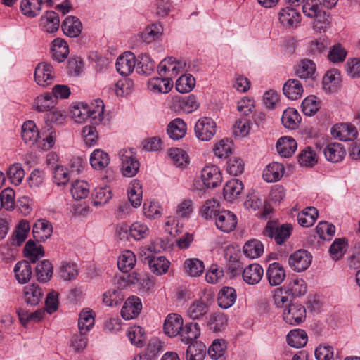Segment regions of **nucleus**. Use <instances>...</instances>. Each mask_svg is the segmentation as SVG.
<instances>
[{
    "instance_id": "obj_15",
    "label": "nucleus",
    "mask_w": 360,
    "mask_h": 360,
    "mask_svg": "<svg viewBox=\"0 0 360 360\" xmlns=\"http://www.w3.org/2000/svg\"><path fill=\"white\" fill-rule=\"evenodd\" d=\"M183 326V319L180 315L170 314L164 322V332L169 337H176L180 335Z\"/></svg>"
},
{
    "instance_id": "obj_48",
    "label": "nucleus",
    "mask_w": 360,
    "mask_h": 360,
    "mask_svg": "<svg viewBox=\"0 0 360 360\" xmlns=\"http://www.w3.org/2000/svg\"><path fill=\"white\" fill-rule=\"evenodd\" d=\"M136 261L135 255L130 250H126L119 257L117 266L121 271L127 273L133 269Z\"/></svg>"
},
{
    "instance_id": "obj_44",
    "label": "nucleus",
    "mask_w": 360,
    "mask_h": 360,
    "mask_svg": "<svg viewBox=\"0 0 360 360\" xmlns=\"http://www.w3.org/2000/svg\"><path fill=\"white\" fill-rule=\"evenodd\" d=\"M155 69V62L146 54H141L136 63V70L139 74L149 75Z\"/></svg>"
},
{
    "instance_id": "obj_60",
    "label": "nucleus",
    "mask_w": 360,
    "mask_h": 360,
    "mask_svg": "<svg viewBox=\"0 0 360 360\" xmlns=\"http://www.w3.org/2000/svg\"><path fill=\"white\" fill-rule=\"evenodd\" d=\"M232 142L228 139H224L215 143L213 152L219 158H226L232 153Z\"/></svg>"
},
{
    "instance_id": "obj_28",
    "label": "nucleus",
    "mask_w": 360,
    "mask_h": 360,
    "mask_svg": "<svg viewBox=\"0 0 360 360\" xmlns=\"http://www.w3.org/2000/svg\"><path fill=\"white\" fill-rule=\"evenodd\" d=\"M167 132L172 139L179 140L186 134V124L182 119L176 118L169 123Z\"/></svg>"
},
{
    "instance_id": "obj_50",
    "label": "nucleus",
    "mask_w": 360,
    "mask_h": 360,
    "mask_svg": "<svg viewBox=\"0 0 360 360\" xmlns=\"http://www.w3.org/2000/svg\"><path fill=\"white\" fill-rule=\"evenodd\" d=\"M110 162V158L105 152L96 149L90 156V163L96 169H103Z\"/></svg>"
},
{
    "instance_id": "obj_9",
    "label": "nucleus",
    "mask_w": 360,
    "mask_h": 360,
    "mask_svg": "<svg viewBox=\"0 0 360 360\" xmlns=\"http://www.w3.org/2000/svg\"><path fill=\"white\" fill-rule=\"evenodd\" d=\"M203 185L207 188H214L222 181V174L216 165L205 166L201 171Z\"/></svg>"
},
{
    "instance_id": "obj_39",
    "label": "nucleus",
    "mask_w": 360,
    "mask_h": 360,
    "mask_svg": "<svg viewBox=\"0 0 360 360\" xmlns=\"http://www.w3.org/2000/svg\"><path fill=\"white\" fill-rule=\"evenodd\" d=\"M24 255L30 259V262L35 263L39 258L44 256V248L41 245L37 246L33 240H29L24 247Z\"/></svg>"
},
{
    "instance_id": "obj_52",
    "label": "nucleus",
    "mask_w": 360,
    "mask_h": 360,
    "mask_svg": "<svg viewBox=\"0 0 360 360\" xmlns=\"http://www.w3.org/2000/svg\"><path fill=\"white\" fill-rule=\"evenodd\" d=\"M206 347L195 342L190 344L186 352V360H203L205 356Z\"/></svg>"
},
{
    "instance_id": "obj_59",
    "label": "nucleus",
    "mask_w": 360,
    "mask_h": 360,
    "mask_svg": "<svg viewBox=\"0 0 360 360\" xmlns=\"http://www.w3.org/2000/svg\"><path fill=\"white\" fill-rule=\"evenodd\" d=\"M60 276L64 281H71L77 278L78 275V268L76 264L72 262H64L62 263L59 269Z\"/></svg>"
},
{
    "instance_id": "obj_2",
    "label": "nucleus",
    "mask_w": 360,
    "mask_h": 360,
    "mask_svg": "<svg viewBox=\"0 0 360 360\" xmlns=\"http://www.w3.org/2000/svg\"><path fill=\"white\" fill-rule=\"evenodd\" d=\"M305 16L314 18V28L316 31L324 32L330 25V15L323 10V6L317 0H307L302 6Z\"/></svg>"
},
{
    "instance_id": "obj_10",
    "label": "nucleus",
    "mask_w": 360,
    "mask_h": 360,
    "mask_svg": "<svg viewBox=\"0 0 360 360\" xmlns=\"http://www.w3.org/2000/svg\"><path fill=\"white\" fill-rule=\"evenodd\" d=\"M283 319L287 323L297 325L302 323L306 318V309L304 306L298 303L288 305L283 311Z\"/></svg>"
},
{
    "instance_id": "obj_64",
    "label": "nucleus",
    "mask_w": 360,
    "mask_h": 360,
    "mask_svg": "<svg viewBox=\"0 0 360 360\" xmlns=\"http://www.w3.org/2000/svg\"><path fill=\"white\" fill-rule=\"evenodd\" d=\"M302 110L305 115L312 116L319 109V103L315 96H309L303 100L301 104Z\"/></svg>"
},
{
    "instance_id": "obj_14",
    "label": "nucleus",
    "mask_w": 360,
    "mask_h": 360,
    "mask_svg": "<svg viewBox=\"0 0 360 360\" xmlns=\"http://www.w3.org/2000/svg\"><path fill=\"white\" fill-rule=\"evenodd\" d=\"M53 233L51 224L46 219H39L33 225L32 234L37 242H44Z\"/></svg>"
},
{
    "instance_id": "obj_58",
    "label": "nucleus",
    "mask_w": 360,
    "mask_h": 360,
    "mask_svg": "<svg viewBox=\"0 0 360 360\" xmlns=\"http://www.w3.org/2000/svg\"><path fill=\"white\" fill-rule=\"evenodd\" d=\"M226 349V342L223 339H216L208 349V354L212 359L217 360L222 357Z\"/></svg>"
},
{
    "instance_id": "obj_53",
    "label": "nucleus",
    "mask_w": 360,
    "mask_h": 360,
    "mask_svg": "<svg viewBox=\"0 0 360 360\" xmlns=\"http://www.w3.org/2000/svg\"><path fill=\"white\" fill-rule=\"evenodd\" d=\"M184 266L186 272L193 277L199 276L205 269L202 261L196 258L186 259Z\"/></svg>"
},
{
    "instance_id": "obj_13",
    "label": "nucleus",
    "mask_w": 360,
    "mask_h": 360,
    "mask_svg": "<svg viewBox=\"0 0 360 360\" xmlns=\"http://www.w3.org/2000/svg\"><path fill=\"white\" fill-rule=\"evenodd\" d=\"M53 66L48 63L41 62L38 63L34 70V79L36 82L42 86H46L51 83L53 76L52 72Z\"/></svg>"
},
{
    "instance_id": "obj_62",
    "label": "nucleus",
    "mask_w": 360,
    "mask_h": 360,
    "mask_svg": "<svg viewBox=\"0 0 360 360\" xmlns=\"http://www.w3.org/2000/svg\"><path fill=\"white\" fill-rule=\"evenodd\" d=\"M339 82L340 76L337 71H328L323 78V88L326 91L332 92L335 89Z\"/></svg>"
},
{
    "instance_id": "obj_49",
    "label": "nucleus",
    "mask_w": 360,
    "mask_h": 360,
    "mask_svg": "<svg viewBox=\"0 0 360 360\" xmlns=\"http://www.w3.org/2000/svg\"><path fill=\"white\" fill-rule=\"evenodd\" d=\"M128 198L134 207H138L141 204L142 189L138 180H133L131 186L128 189Z\"/></svg>"
},
{
    "instance_id": "obj_51",
    "label": "nucleus",
    "mask_w": 360,
    "mask_h": 360,
    "mask_svg": "<svg viewBox=\"0 0 360 360\" xmlns=\"http://www.w3.org/2000/svg\"><path fill=\"white\" fill-rule=\"evenodd\" d=\"M20 323L23 326H26L28 321H33L34 322L40 321L44 316V311L39 309L34 312H29L28 310L20 307L17 311Z\"/></svg>"
},
{
    "instance_id": "obj_1",
    "label": "nucleus",
    "mask_w": 360,
    "mask_h": 360,
    "mask_svg": "<svg viewBox=\"0 0 360 360\" xmlns=\"http://www.w3.org/2000/svg\"><path fill=\"white\" fill-rule=\"evenodd\" d=\"M96 106L90 108L83 103L75 106L72 110V117L77 123L89 120L91 124H99L103 119L104 104L102 100L95 101Z\"/></svg>"
},
{
    "instance_id": "obj_34",
    "label": "nucleus",
    "mask_w": 360,
    "mask_h": 360,
    "mask_svg": "<svg viewBox=\"0 0 360 360\" xmlns=\"http://www.w3.org/2000/svg\"><path fill=\"white\" fill-rule=\"evenodd\" d=\"M281 121L285 128L295 129L301 122V116L293 108H288L284 110Z\"/></svg>"
},
{
    "instance_id": "obj_43",
    "label": "nucleus",
    "mask_w": 360,
    "mask_h": 360,
    "mask_svg": "<svg viewBox=\"0 0 360 360\" xmlns=\"http://www.w3.org/2000/svg\"><path fill=\"white\" fill-rule=\"evenodd\" d=\"M30 229L29 222L27 220H21L12 235V245L20 246L25 240Z\"/></svg>"
},
{
    "instance_id": "obj_20",
    "label": "nucleus",
    "mask_w": 360,
    "mask_h": 360,
    "mask_svg": "<svg viewBox=\"0 0 360 360\" xmlns=\"http://www.w3.org/2000/svg\"><path fill=\"white\" fill-rule=\"evenodd\" d=\"M186 66V63L176 60L174 57H167L162 60L158 65V72L162 77V72H171L170 76H175L179 72L180 69Z\"/></svg>"
},
{
    "instance_id": "obj_36",
    "label": "nucleus",
    "mask_w": 360,
    "mask_h": 360,
    "mask_svg": "<svg viewBox=\"0 0 360 360\" xmlns=\"http://www.w3.org/2000/svg\"><path fill=\"white\" fill-rule=\"evenodd\" d=\"M318 215L316 208L307 207L297 214L298 224L302 227H310L315 223Z\"/></svg>"
},
{
    "instance_id": "obj_46",
    "label": "nucleus",
    "mask_w": 360,
    "mask_h": 360,
    "mask_svg": "<svg viewBox=\"0 0 360 360\" xmlns=\"http://www.w3.org/2000/svg\"><path fill=\"white\" fill-rule=\"evenodd\" d=\"M42 4V0H22L20 8L25 15L34 18L39 14Z\"/></svg>"
},
{
    "instance_id": "obj_24",
    "label": "nucleus",
    "mask_w": 360,
    "mask_h": 360,
    "mask_svg": "<svg viewBox=\"0 0 360 360\" xmlns=\"http://www.w3.org/2000/svg\"><path fill=\"white\" fill-rule=\"evenodd\" d=\"M283 94L290 100H297L302 96L304 89L301 82L296 79H288L283 85Z\"/></svg>"
},
{
    "instance_id": "obj_42",
    "label": "nucleus",
    "mask_w": 360,
    "mask_h": 360,
    "mask_svg": "<svg viewBox=\"0 0 360 360\" xmlns=\"http://www.w3.org/2000/svg\"><path fill=\"white\" fill-rule=\"evenodd\" d=\"M221 211L218 200L212 199L205 201L200 210V213L204 219H215Z\"/></svg>"
},
{
    "instance_id": "obj_27",
    "label": "nucleus",
    "mask_w": 360,
    "mask_h": 360,
    "mask_svg": "<svg viewBox=\"0 0 360 360\" xmlns=\"http://www.w3.org/2000/svg\"><path fill=\"white\" fill-rule=\"evenodd\" d=\"M296 75L304 79H314L316 77V65L309 59L301 60L295 70Z\"/></svg>"
},
{
    "instance_id": "obj_4",
    "label": "nucleus",
    "mask_w": 360,
    "mask_h": 360,
    "mask_svg": "<svg viewBox=\"0 0 360 360\" xmlns=\"http://www.w3.org/2000/svg\"><path fill=\"white\" fill-rule=\"evenodd\" d=\"M194 131L199 140L208 141L216 134L217 124L212 118L203 117L196 122Z\"/></svg>"
},
{
    "instance_id": "obj_31",
    "label": "nucleus",
    "mask_w": 360,
    "mask_h": 360,
    "mask_svg": "<svg viewBox=\"0 0 360 360\" xmlns=\"http://www.w3.org/2000/svg\"><path fill=\"white\" fill-rule=\"evenodd\" d=\"M236 299L235 289L231 287H224L218 294V305L222 309H228L234 304Z\"/></svg>"
},
{
    "instance_id": "obj_17",
    "label": "nucleus",
    "mask_w": 360,
    "mask_h": 360,
    "mask_svg": "<svg viewBox=\"0 0 360 360\" xmlns=\"http://www.w3.org/2000/svg\"><path fill=\"white\" fill-rule=\"evenodd\" d=\"M266 276L271 286H277L281 284L285 278V270L278 262H273L269 265Z\"/></svg>"
},
{
    "instance_id": "obj_25",
    "label": "nucleus",
    "mask_w": 360,
    "mask_h": 360,
    "mask_svg": "<svg viewBox=\"0 0 360 360\" xmlns=\"http://www.w3.org/2000/svg\"><path fill=\"white\" fill-rule=\"evenodd\" d=\"M243 189V184L240 180L237 179H231L224 186V198L227 201L232 202L241 193Z\"/></svg>"
},
{
    "instance_id": "obj_38",
    "label": "nucleus",
    "mask_w": 360,
    "mask_h": 360,
    "mask_svg": "<svg viewBox=\"0 0 360 360\" xmlns=\"http://www.w3.org/2000/svg\"><path fill=\"white\" fill-rule=\"evenodd\" d=\"M200 335V326L197 323H186L181 331V340L186 344H193Z\"/></svg>"
},
{
    "instance_id": "obj_33",
    "label": "nucleus",
    "mask_w": 360,
    "mask_h": 360,
    "mask_svg": "<svg viewBox=\"0 0 360 360\" xmlns=\"http://www.w3.org/2000/svg\"><path fill=\"white\" fill-rule=\"evenodd\" d=\"M307 284L302 278H294L283 285L285 294L292 297H300L307 292Z\"/></svg>"
},
{
    "instance_id": "obj_5",
    "label": "nucleus",
    "mask_w": 360,
    "mask_h": 360,
    "mask_svg": "<svg viewBox=\"0 0 360 360\" xmlns=\"http://www.w3.org/2000/svg\"><path fill=\"white\" fill-rule=\"evenodd\" d=\"M120 156L122 174L127 177L135 176L139 169L140 163L134 156L132 149L121 150Z\"/></svg>"
},
{
    "instance_id": "obj_29",
    "label": "nucleus",
    "mask_w": 360,
    "mask_h": 360,
    "mask_svg": "<svg viewBox=\"0 0 360 360\" xmlns=\"http://www.w3.org/2000/svg\"><path fill=\"white\" fill-rule=\"evenodd\" d=\"M15 276L19 283H27L32 276V267L29 262L22 260L18 262L14 267Z\"/></svg>"
},
{
    "instance_id": "obj_7",
    "label": "nucleus",
    "mask_w": 360,
    "mask_h": 360,
    "mask_svg": "<svg viewBox=\"0 0 360 360\" xmlns=\"http://www.w3.org/2000/svg\"><path fill=\"white\" fill-rule=\"evenodd\" d=\"M278 20L284 28L297 27L301 22V15L295 8L287 6L280 10Z\"/></svg>"
},
{
    "instance_id": "obj_41",
    "label": "nucleus",
    "mask_w": 360,
    "mask_h": 360,
    "mask_svg": "<svg viewBox=\"0 0 360 360\" xmlns=\"http://www.w3.org/2000/svg\"><path fill=\"white\" fill-rule=\"evenodd\" d=\"M149 267L157 275L165 274L169 269V262L164 256L148 257Z\"/></svg>"
},
{
    "instance_id": "obj_47",
    "label": "nucleus",
    "mask_w": 360,
    "mask_h": 360,
    "mask_svg": "<svg viewBox=\"0 0 360 360\" xmlns=\"http://www.w3.org/2000/svg\"><path fill=\"white\" fill-rule=\"evenodd\" d=\"M227 321L228 319L224 314H213L210 316L207 325L213 333H219L225 330Z\"/></svg>"
},
{
    "instance_id": "obj_19",
    "label": "nucleus",
    "mask_w": 360,
    "mask_h": 360,
    "mask_svg": "<svg viewBox=\"0 0 360 360\" xmlns=\"http://www.w3.org/2000/svg\"><path fill=\"white\" fill-rule=\"evenodd\" d=\"M148 231V229L146 225L135 222L132 224L129 229H128L127 226L125 228L121 227L118 231V234L120 238L122 239L125 237L128 238L129 232V236H131L135 240H139L146 237Z\"/></svg>"
},
{
    "instance_id": "obj_55",
    "label": "nucleus",
    "mask_w": 360,
    "mask_h": 360,
    "mask_svg": "<svg viewBox=\"0 0 360 360\" xmlns=\"http://www.w3.org/2000/svg\"><path fill=\"white\" fill-rule=\"evenodd\" d=\"M195 85V79L191 74L181 75L176 82V89L180 93L190 92Z\"/></svg>"
},
{
    "instance_id": "obj_56",
    "label": "nucleus",
    "mask_w": 360,
    "mask_h": 360,
    "mask_svg": "<svg viewBox=\"0 0 360 360\" xmlns=\"http://www.w3.org/2000/svg\"><path fill=\"white\" fill-rule=\"evenodd\" d=\"M72 197L79 200L86 198L89 193V186L86 181H75L72 184L70 189Z\"/></svg>"
},
{
    "instance_id": "obj_26",
    "label": "nucleus",
    "mask_w": 360,
    "mask_h": 360,
    "mask_svg": "<svg viewBox=\"0 0 360 360\" xmlns=\"http://www.w3.org/2000/svg\"><path fill=\"white\" fill-rule=\"evenodd\" d=\"M24 299L27 304L30 306H37L41 302L43 292L37 284H32L25 286L23 290Z\"/></svg>"
},
{
    "instance_id": "obj_23",
    "label": "nucleus",
    "mask_w": 360,
    "mask_h": 360,
    "mask_svg": "<svg viewBox=\"0 0 360 360\" xmlns=\"http://www.w3.org/2000/svg\"><path fill=\"white\" fill-rule=\"evenodd\" d=\"M297 148L296 141L289 136L281 137L276 143L278 153L284 158L290 157L295 153Z\"/></svg>"
},
{
    "instance_id": "obj_32",
    "label": "nucleus",
    "mask_w": 360,
    "mask_h": 360,
    "mask_svg": "<svg viewBox=\"0 0 360 360\" xmlns=\"http://www.w3.org/2000/svg\"><path fill=\"white\" fill-rule=\"evenodd\" d=\"M172 86L173 83L168 77H153L148 82V89L154 93H168Z\"/></svg>"
},
{
    "instance_id": "obj_3",
    "label": "nucleus",
    "mask_w": 360,
    "mask_h": 360,
    "mask_svg": "<svg viewBox=\"0 0 360 360\" xmlns=\"http://www.w3.org/2000/svg\"><path fill=\"white\" fill-rule=\"evenodd\" d=\"M292 229L290 224L279 225L275 221H269L263 233L265 236L274 239L277 245H281L290 238Z\"/></svg>"
},
{
    "instance_id": "obj_30",
    "label": "nucleus",
    "mask_w": 360,
    "mask_h": 360,
    "mask_svg": "<svg viewBox=\"0 0 360 360\" xmlns=\"http://www.w3.org/2000/svg\"><path fill=\"white\" fill-rule=\"evenodd\" d=\"M53 266L48 259H44L37 264L35 274L37 281L40 283H47L52 278Z\"/></svg>"
},
{
    "instance_id": "obj_63",
    "label": "nucleus",
    "mask_w": 360,
    "mask_h": 360,
    "mask_svg": "<svg viewBox=\"0 0 360 360\" xmlns=\"http://www.w3.org/2000/svg\"><path fill=\"white\" fill-rule=\"evenodd\" d=\"M0 203L2 208L6 210H13L15 208V191L11 188H6L0 193Z\"/></svg>"
},
{
    "instance_id": "obj_6",
    "label": "nucleus",
    "mask_w": 360,
    "mask_h": 360,
    "mask_svg": "<svg viewBox=\"0 0 360 360\" xmlns=\"http://www.w3.org/2000/svg\"><path fill=\"white\" fill-rule=\"evenodd\" d=\"M311 261V254L306 250L300 249L289 257L288 264L295 271L301 272L309 267Z\"/></svg>"
},
{
    "instance_id": "obj_11",
    "label": "nucleus",
    "mask_w": 360,
    "mask_h": 360,
    "mask_svg": "<svg viewBox=\"0 0 360 360\" xmlns=\"http://www.w3.org/2000/svg\"><path fill=\"white\" fill-rule=\"evenodd\" d=\"M214 219L217 228L224 233L233 231L237 226V217L229 210H221Z\"/></svg>"
},
{
    "instance_id": "obj_22",
    "label": "nucleus",
    "mask_w": 360,
    "mask_h": 360,
    "mask_svg": "<svg viewBox=\"0 0 360 360\" xmlns=\"http://www.w3.org/2000/svg\"><path fill=\"white\" fill-rule=\"evenodd\" d=\"M285 172L284 167L278 162L269 164L263 171L262 176L265 181L269 183L276 182L281 179Z\"/></svg>"
},
{
    "instance_id": "obj_8",
    "label": "nucleus",
    "mask_w": 360,
    "mask_h": 360,
    "mask_svg": "<svg viewBox=\"0 0 360 360\" xmlns=\"http://www.w3.org/2000/svg\"><path fill=\"white\" fill-rule=\"evenodd\" d=\"M333 137L342 141H354L357 137V130L354 125L349 123H338L330 129Z\"/></svg>"
},
{
    "instance_id": "obj_57",
    "label": "nucleus",
    "mask_w": 360,
    "mask_h": 360,
    "mask_svg": "<svg viewBox=\"0 0 360 360\" xmlns=\"http://www.w3.org/2000/svg\"><path fill=\"white\" fill-rule=\"evenodd\" d=\"M347 242L345 238H336L329 248V252L333 259H340L345 253Z\"/></svg>"
},
{
    "instance_id": "obj_18",
    "label": "nucleus",
    "mask_w": 360,
    "mask_h": 360,
    "mask_svg": "<svg viewBox=\"0 0 360 360\" xmlns=\"http://www.w3.org/2000/svg\"><path fill=\"white\" fill-rule=\"evenodd\" d=\"M323 153L328 161L337 163L345 158L346 150L340 143H330L325 147Z\"/></svg>"
},
{
    "instance_id": "obj_35",
    "label": "nucleus",
    "mask_w": 360,
    "mask_h": 360,
    "mask_svg": "<svg viewBox=\"0 0 360 360\" xmlns=\"http://www.w3.org/2000/svg\"><path fill=\"white\" fill-rule=\"evenodd\" d=\"M41 23L46 32L53 33L59 28V15L53 11H48L46 12L45 15L41 18Z\"/></svg>"
},
{
    "instance_id": "obj_12",
    "label": "nucleus",
    "mask_w": 360,
    "mask_h": 360,
    "mask_svg": "<svg viewBox=\"0 0 360 360\" xmlns=\"http://www.w3.org/2000/svg\"><path fill=\"white\" fill-rule=\"evenodd\" d=\"M141 309V299L136 296H131L125 301L120 313L124 319L130 320L137 317Z\"/></svg>"
},
{
    "instance_id": "obj_21",
    "label": "nucleus",
    "mask_w": 360,
    "mask_h": 360,
    "mask_svg": "<svg viewBox=\"0 0 360 360\" xmlns=\"http://www.w3.org/2000/svg\"><path fill=\"white\" fill-rule=\"evenodd\" d=\"M61 27L65 35L77 37L82 32V24L78 18L68 16L62 22Z\"/></svg>"
},
{
    "instance_id": "obj_54",
    "label": "nucleus",
    "mask_w": 360,
    "mask_h": 360,
    "mask_svg": "<svg viewBox=\"0 0 360 360\" xmlns=\"http://www.w3.org/2000/svg\"><path fill=\"white\" fill-rule=\"evenodd\" d=\"M94 325L93 311L90 309L82 311L78 320V328L80 333L88 332Z\"/></svg>"
},
{
    "instance_id": "obj_45",
    "label": "nucleus",
    "mask_w": 360,
    "mask_h": 360,
    "mask_svg": "<svg viewBox=\"0 0 360 360\" xmlns=\"http://www.w3.org/2000/svg\"><path fill=\"white\" fill-rule=\"evenodd\" d=\"M35 110L39 112H49L54 108L56 98L51 93L39 96L35 100Z\"/></svg>"
},
{
    "instance_id": "obj_40",
    "label": "nucleus",
    "mask_w": 360,
    "mask_h": 360,
    "mask_svg": "<svg viewBox=\"0 0 360 360\" xmlns=\"http://www.w3.org/2000/svg\"><path fill=\"white\" fill-rule=\"evenodd\" d=\"M209 311V304L202 298L195 300L189 307L187 314L192 319H198Z\"/></svg>"
},
{
    "instance_id": "obj_61",
    "label": "nucleus",
    "mask_w": 360,
    "mask_h": 360,
    "mask_svg": "<svg viewBox=\"0 0 360 360\" xmlns=\"http://www.w3.org/2000/svg\"><path fill=\"white\" fill-rule=\"evenodd\" d=\"M124 300L122 292L117 289L110 290L103 295V303L108 307L120 304Z\"/></svg>"
},
{
    "instance_id": "obj_16",
    "label": "nucleus",
    "mask_w": 360,
    "mask_h": 360,
    "mask_svg": "<svg viewBox=\"0 0 360 360\" xmlns=\"http://www.w3.org/2000/svg\"><path fill=\"white\" fill-rule=\"evenodd\" d=\"M136 68V58L133 53L126 52L120 56L116 61V69L123 76H127Z\"/></svg>"
},
{
    "instance_id": "obj_37",
    "label": "nucleus",
    "mask_w": 360,
    "mask_h": 360,
    "mask_svg": "<svg viewBox=\"0 0 360 360\" xmlns=\"http://www.w3.org/2000/svg\"><path fill=\"white\" fill-rule=\"evenodd\" d=\"M288 344L295 348H301L306 345L308 336L304 330L295 329L290 330L286 337Z\"/></svg>"
}]
</instances>
